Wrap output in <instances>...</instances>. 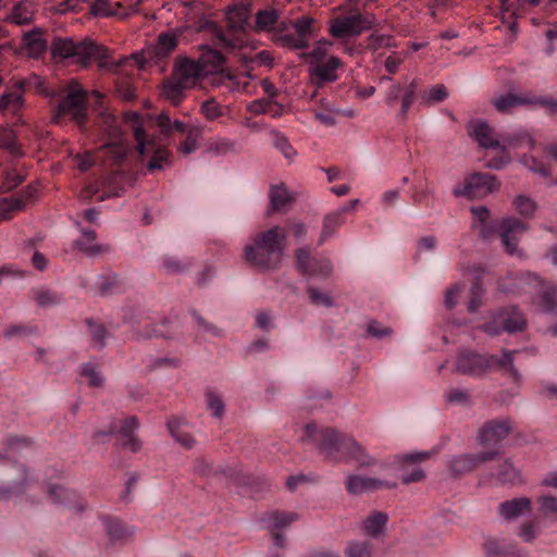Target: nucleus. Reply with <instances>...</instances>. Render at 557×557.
I'll return each mask as SVG.
<instances>
[{"label": "nucleus", "instance_id": "obj_1", "mask_svg": "<svg viewBox=\"0 0 557 557\" xmlns=\"http://www.w3.org/2000/svg\"><path fill=\"white\" fill-rule=\"evenodd\" d=\"M302 441L315 444L320 453L330 460L351 459L360 467L376 465L375 458L370 456L355 438L332 428L319 429L315 423H308L304 428Z\"/></svg>", "mask_w": 557, "mask_h": 557}, {"label": "nucleus", "instance_id": "obj_2", "mask_svg": "<svg viewBox=\"0 0 557 557\" xmlns=\"http://www.w3.org/2000/svg\"><path fill=\"white\" fill-rule=\"evenodd\" d=\"M286 246V231L275 225L255 234L244 247V258L250 265L271 271L280 268Z\"/></svg>", "mask_w": 557, "mask_h": 557}, {"label": "nucleus", "instance_id": "obj_3", "mask_svg": "<svg viewBox=\"0 0 557 557\" xmlns=\"http://www.w3.org/2000/svg\"><path fill=\"white\" fill-rule=\"evenodd\" d=\"M516 354V350L503 349V355L496 356L462 349L457 356L456 371L463 375L481 376L490 370H500L515 383H519L521 374L513 364Z\"/></svg>", "mask_w": 557, "mask_h": 557}, {"label": "nucleus", "instance_id": "obj_4", "mask_svg": "<svg viewBox=\"0 0 557 557\" xmlns=\"http://www.w3.org/2000/svg\"><path fill=\"white\" fill-rule=\"evenodd\" d=\"M89 96H94L98 101L103 98L100 91H87L77 81H71L66 85L64 97L59 101L54 114L51 117L52 123L63 125L69 121L81 132H86L89 128L87 109Z\"/></svg>", "mask_w": 557, "mask_h": 557}, {"label": "nucleus", "instance_id": "obj_5", "mask_svg": "<svg viewBox=\"0 0 557 557\" xmlns=\"http://www.w3.org/2000/svg\"><path fill=\"white\" fill-rule=\"evenodd\" d=\"M473 227L483 239H490L499 231V237L505 249L515 255L518 249L520 236L525 233L527 224L517 218H506L499 226L491 219L490 210L485 206L471 208Z\"/></svg>", "mask_w": 557, "mask_h": 557}, {"label": "nucleus", "instance_id": "obj_6", "mask_svg": "<svg viewBox=\"0 0 557 557\" xmlns=\"http://www.w3.org/2000/svg\"><path fill=\"white\" fill-rule=\"evenodd\" d=\"M52 54L55 58L71 59L73 63L86 66L91 60H99V65L115 71L122 61H108V51L102 46L89 39L74 41L71 38H58L52 44Z\"/></svg>", "mask_w": 557, "mask_h": 557}, {"label": "nucleus", "instance_id": "obj_7", "mask_svg": "<svg viewBox=\"0 0 557 557\" xmlns=\"http://www.w3.org/2000/svg\"><path fill=\"white\" fill-rule=\"evenodd\" d=\"M123 122L125 127L133 132L134 139H148L146 125L158 127L164 136L187 134V139H190L189 126L178 120H171L165 112L158 115L148 114L144 117L138 112L127 111L123 114Z\"/></svg>", "mask_w": 557, "mask_h": 557}, {"label": "nucleus", "instance_id": "obj_8", "mask_svg": "<svg viewBox=\"0 0 557 557\" xmlns=\"http://www.w3.org/2000/svg\"><path fill=\"white\" fill-rule=\"evenodd\" d=\"M342 13L329 22V33L336 39L356 37L372 28L374 16L368 12H361L357 7L346 4L341 7Z\"/></svg>", "mask_w": 557, "mask_h": 557}, {"label": "nucleus", "instance_id": "obj_9", "mask_svg": "<svg viewBox=\"0 0 557 557\" xmlns=\"http://www.w3.org/2000/svg\"><path fill=\"white\" fill-rule=\"evenodd\" d=\"M300 58L308 65L309 75L318 87L335 83L339 78L338 72L344 69L342 59L323 54L319 49L301 52Z\"/></svg>", "mask_w": 557, "mask_h": 557}, {"label": "nucleus", "instance_id": "obj_10", "mask_svg": "<svg viewBox=\"0 0 557 557\" xmlns=\"http://www.w3.org/2000/svg\"><path fill=\"white\" fill-rule=\"evenodd\" d=\"M500 188V182L490 173L474 172L465 177L463 183L455 186L453 195L468 199H482Z\"/></svg>", "mask_w": 557, "mask_h": 557}, {"label": "nucleus", "instance_id": "obj_11", "mask_svg": "<svg viewBox=\"0 0 557 557\" xmlns=\"http://www.w3.org/2000/svg\"><path fill=\"white\" fill-rule=\"evenodd\" d=\"M295 33H287L281 29L276 34V42L292 50H304L309 47V42L315 37V20L308 15H302L290 22Z\"/></svg>", "mask_w": 557, "mask_h": 557}, {"label": "nucleus", "instance_id": "obj_12", "mask_svg": "<svg viewBox=\"0 0 557 557\" xmlns=\"http://www.w3.org/2000/svg\"><path fill=\"white\" fill-rule=\"evenodd\" d=\"M296 270L307 278L327 280L333 273L329 258H315L308 247L295 250Z\"/></svg>", "mask_w": 557, "mask_h": 557}, {"label": "nucleus", "instance_id": "obj_13", "mask_svg": "<svg viewBox=\"0 0 557 557\" xmlns=\"http://www.w3.org/2000/svg\"><path fill=\"white\" fill-rule=\"evenodd\" d=\"M525 326L523 314L516 307H507L498 310L492 320L483 325V331L495 336L502 332L515 333Z\"/></svg>", "mask_w": 557, "mask_h": 557}, {"label": "nucleus", "instance_id": "obj_14", "mask_svg": "<svg viewBox=\"0 0 557 557\" xmlns=\"http://www.w3.org/2000/svg\"><path fill=\"white\" fill-rule=\"evenodd\" d=\"M139 422L136 417H128L121 422V425L117 426L115 423H112L107 432H97L95 434L96 437L100 435H112L117 434V445L137 453L141 448L140 441L134 435L135 431L138 429Z\"/></svg>", "mask_w": 557, "mask_h": 557}, {"label": "nucleus", "instance_id": "obj_15", "mask_svg": "<svg viewBox=\"0 0 557 557\" xmlns=\"http://www.w3.org/2000/svg\"><path fill=\"white\" fill-rule=\"evenodd\" d=\"M137 143L136 151L141 158V161L147 160L146 165L148 171L153 172L171 165L172 154L168 149L157 146V141Z\"/></svg>", "mask_w": 557, "mask_h": 557}, {"label": "nucleus", "instance_id": "obj_16", "mask_svg": "<svg viewBox=\"0 0 557 557\" xmlns=\"http://www.w3.org/2000/svg\"><path fill=\"white\" fill-rule=\"evenodd\" d=\"M511 430L509 420H492L486 422L480 430L478 440L482 446L492 447L498 450L499 444L508 436Z\"/></svg>", "mask_w": 557, "mask_h": 557}, {"label": "nucleus", "instance_id": "obj_17", "mask_svg": "<svg viewBox=\"0 0 557 557\" xmlns=\"http://www.w3.org/2000/svg\"><path fill=\"white\" fill-rule=\"evenodd\" d=\"M497 455V450H488L478 454L454 456L449 461V469L454 474H463L474 470L483 462L493 460Z\"/></svg>", "mask_w": 557, "mask_h": 557}, {"label": "nucleus", "instance_id": "obj_18", "mask_svg": "<svg viewBox=\"0 0 557 557\" xmlns=\"http://www.w3.org/2000/svg\"><path fill=\"white\" fill-rule=\"evenodd\" d=\"M26 82L18 81L15 84V88L10 91H5L0 97V114L3 116H14L18 121L21 120V112L24 108V88Z\"/></svg>", "mask_w": 557, "mask_h": 557}, {"label": "nucleus", "instance_id": "obj_19", "mask_svg": "<svg viewBox=\"0 0 557 557\" xmlns=\"http://www.w3.org/2000/svg\"><path fill=\"white\" fill-rule=\"evenodd\" d=\"M481 150H484L485 166L493 170H502L511 160L507 152V146L502 141H478Z\"/></svg>", "mask_w": 557, "mask_h": 557}, {"label": "nucleus", "instance_id": "obj_20", "mask_svg": "<svg viewBox=\"0 0 557 557\" xmlns=\"http://www.w3.org/2000/svg\"><path fill=\"white\" fill-rule=\"evenodd\" d=\"M395 486V483L392 484L386 481L362 475H349L346 481L347 492L354 495L373 492L384 487L393 488Z\"/></svg>", "mask_w": 557, "mask_h": 557}, {"label": "nucleus", "instance_id": "obj_21", "mask_svg": "<svg viewBox=\"0 0 557 557\" xmlns=\"http://www.w3.org/2000/svg\"><path fill=\"white\" fill-rule=\"evenodd\" d=\"M202 71L201 65L189 59H181L174 67L172 76L183 83V85L191 88Z\"/></svg>", "mask_w": 557, "mask_h": 557}, {"label": "nucleus", "instance_id": "obj_22", "mask_svg": "<svg viewBox=\"0 0 557 557\" xmlns=\"http://www.w3.org/2000/svg\"><path fill=\"white\" fill-rule=\"evenodd\" d=\"M48 495L51 502L59 505H64L69 508H74L78 512L85 509V505L79 500L77 493L69 490L62 485H50Z\"/></svg>", "mask_w": 557, "mask_h": 557}, {"label": "nucleus", "instance_id": "obj_23", "mask_svg": "<svg viewBox=\"0 0 557 557\" xmlns=\"http://www.w3.org/2000/svg\"><path fill=\"white\" fill-rule=\"evenodd\" d=\"M17 471L21 476L18 480L12 482H0V498L7 499L12 496H18L26 492L29 486V479L27 469L24 465L17 466Z\"/></svg>", "mask_w": 557, "mask_h": 557}, {"label": "nucleus", "instance_id": "obj_24", "mask_svg": "<svg viewBox=\"0 0 557 557\" xmlns=\"http://www.w3.org/2000/svg\"><path fill=\"white\" fill-rule=\"evenodd\" d=\"M495 109L500 113H509L513 108L531 104V94H503L493 99Z\"/></svg>", "mask_w": 557, "mask_h": 557}, {"label": "nucleus", "instance_id": "obj_25", "mask_svg": "<svg viewBox=\"0 0 557 557\" xmlns=\"http://www.w3.org/2000/svg\"><path fill=\"white\" fill-rule=\"evenodd\" d=\"M103 524L107 534L113 542L124 543L135 533L134 527L127 525L116 518H104Z\"/></svg>", "mask_w": 557, "mask_h": 557}, {"label": "nucleus", "instance_id": "obj_26", "mask_svg": "<svg viewBox=\"0 0 557 557\" xmlns=\"http://www.w3.org/2000/svg\"><path fill=\"white\" fill-rule=\"evenodd\" d=\"M34 7L29 1L17 2L7 15L5 21L14 25H27L33 22Z\"/></svg>", "mask_w": 557, "mask_h": 557}, {"label": "nucleus", "instance_id": "obj_27", "mask_svg": "<svg viewBox=\"0 0 557 557\" xmlns=\"http://www.w3.org/2000/svg\"><path fill=\"white\" fill-rule=\"evenodd\" d=\"M530 509L531 500L528 497L513 498L499 505V513L507 520L522 516L529 512Z\"/></svg>", "mask_w": 557, "mask_h": 557}, {"label": "nucleus", "instance_id": "obj_28", "mask_svg": "<svg viewBox=\"0 0 557 557\" xmlns=\"http://www.w3.org/2000/svg\"><path fill=\"white\" fill-rule=\"evenodd\" d=\"M467 131L472 139H497L495 127L484 119H471Z\"/></svg>", "mask_w": 557, "mask_h": 557}, {"label": "nucleus", "instance_id": "obj_29", "mask_svg": "<svg viewBox=\"0 0 557 557\" xmlns=\"http://www.w3.org/2000/svg\"><path fill=\"white\" fill-rule=\"evenodd\" d=\"M484 550L487 557H523L524 554L510 544H500L496 539L485 541Z\"/></svg>", "mask_w": 557, "mask_h": 557}, {"label": "nucleus", "instance_id": "obj_30", "mask_svg": "<svg viewBox=\"0 0 557 557\" xmlns=\"http://www.w3.org/2000/svg\"><path fill=\"white\" fill-rule=\"evenodd\" d=\"M297 518L298 516L294 512L272 511L265 513L261 518V522L267 529L274 532L280 529L288 527L290 523L297 520Z\"/></svg>", "mask_w": 557, "mask_h": 557}, {"label": "nucleus", "instance_id": "obj_31", "mask_svg": "<svg viewBox=\"0 0 557 557\" xmlns=\"http://www.w3.org/2000/svg\"><path fill=\"white\" fill-rule=\"evenodd\" d=\"M269 198L272 211H278L295 200L294 195L288 191L283 183L270 187Z\"/></svg>", "mask_w": 557, "mask_h": 557}, {"label": "nucleus", "instance_id": "obj_32", "mask_svg": "<svg viewBox=\"0 0 557 557\" xmlns=\"http://www.w3.org/2000/svg\"><path fill=\"white\" fill-rule=\"evenodd\" d=\"M493 476L500 484H516L521 481L520 470L509 459H505L497 465Z\"/></svg>", "mask_w": 557, "mask_h": 557}, {"label": "nucleus", "instance_id": "obj_33", "mask_svg": "<svg viewBox=\"0 0 557 557\" xmlns=\"http://www.w3.org/2000/svg\"><path fill=\"white\" fill-rule=\"evenodd\" d=\"M388 522V515L382 511H374L369 515L362 523L363 532L371 537L381 535Z\"/></svg>", "mask_w": 557, "mask_h": 557}, {"label": "nucleus", "instance_id": "obj_34", "mask_svg": "<svg viewBox=\"0 0 557 557\" xmlns=\"http://www.w3.org/2000/svg\"><path fill=\"white\" fill-rule=\"evenodd\" d=\"M166 428L171 436L184 448L191 449L195 447L196 440L193 437L191 434L182 430V421L178 418L172 417L171 419H169L166 422Z\"/></svg>", "mask_w": 557, "mask_h": 557}, {"label": "nucleus", "instance_id": "obj_35", "mask_svg": "<svg viewBox=\"0 0 557 557\" xmlns=\"http://www.w3.org/2000/svg\"><path fill=\"white\" fill-rule=\"evenodd\" d=\"M346 222L345 216L339 215L336 211L326 214L323 219L321 234L318 245L322 246L327 239L334 236L336 230Z\"/></svg>", "mask_w": 557, "mask_h": 557}, {"label": "nucleus", "instance_id": "obj_36", "mask_svg": "<svg viewBox=\"0 0 557 557\" xmlns=\"http://www.w3.org/2000/svg\"><path fill=\"white\" fill-rule=\"evenodd\" d=\"M540 306L544 312L557 317V285L541 284Z\"/></svg>", "mask_w": 557, "mask_h": 557}, {"label": "nucleus", "instance_id": "obj_37", "mask_svg": "<svg viewBox=\"0 0 557 557\" xmlns=\"http://www.w3.org/2000/svg\"><path fill=\"white\" fill-rule=\"evenodd\" d=\"M187 89H189L187 86L183 85V83L174 76H171L163 84L162 96L172 103L177 104L183 99L185 90Z\"/></svg>", "mask_w": 557, "mask_h": 557}, {"label": "nucleus", "instance_id": "obj_38", "mask_svg": "<svg viewBox=\"0 0 557 557\" xmlns=\"http://www.w3.org/2000/svg\"><path fill=\"white\" fill-rule=\"evenodd\" d=\"M86 325L88 329L92 347L98 350L103 349L106 346V338L108 335L106 326L102 323L95 321L94 319H87Z\"/></svg>", "mask_w": 557, "mask_h": 557}, {"label": "nucleus", "instance_id": "obj_39", "mask_svg": "<svg viewBox=\"0 0 557 557\" xmlns=\"http://www.w3.org/2000/svg\"><path fill=\"white\" fill-rule=\"evenodd\" d=\"M32 294L34 300L38 304V306L44 308L58 306L62 301V296L50 288H33Z\"/></svg>", "mask_w": 557, "mask_h": 557}, {"label": "nucleus", "instance_id": "obj_40", "mask_svg": "<svg viewBox=\"0 0 557 557\" xmlns=\"http://www.w3.org/2000/svg\"><path fill=\"white\" fill-rule=\"evenodd\" d=\"M129 148L126 141H106L101 148V152L112 159L114 163L124 161L128 154Z\"/></svg>", "mask_w": 557, "mask_h": 557}, {"label": "nucleus", "instance_id": "obj_41", "mask_svg": "<svg viewBox=\"0 0 557 557\" xmlns=\"http://www.w3.org/2000/svg\"><path fill=\"white\" fill-rule=\"evenodd\" d=\"M194 471L201 476L223 474L225 476H232L233 471L223 466L214 468L210 462L203 458H198L194 462Z\"/></svg>", "mask_w": 557, "mask_h": 557}, {"label": "nucleus", "instance_id": "obj_42", "mask_svg": "<svg viewBox=\"0 0 557 557\" xmlns=\"http://www.w3.org/2000/svg\"><path fill=\"white\" fill-rule=\"evenodd\" d=\"M448 89L443 84H437L429 87L421 96V101L424 104L432 106L441 103L448 98Z\"/></svg>", "mask_w": 557, "mask_h": 557}, {"label": "nucleus", "instance_id": "obj_43", "mask_svg": "<svg viewBox=\"0 0 557 557\" xmlns=\"http://www.w3.org/2000/svg\"><path fill=\"white\" fill-rule=\"evenodd\" d=\"M541 0H500L502 12L509 16H517L529 7H535Z\"/></svg>", "mask_w": 557, "mask_h": 557}, {"label": "nucleus", "instance_id": "obj_44", "mask_svg": "<svg viewBox=\"0 0 557 557\" xmlns=\"http://www.w3.org/2000/svg\"><path fill=\"white\" fill-rule=\"evenodd\" d=\"M346 557H375L373 545L368 541L349 542L345 548Z\"/></svg>", "mask_w": 557, "mask_h": 557}, {"label": "nucleus", "instance_id": "obj_45", "mask_svg": "<svg viewBox=\"0 0 557 557\" xmlns=\"http://www.w3.org/2000/svg\"><path fill=\"white\" fill-rule=\"evenodd\" d=\"M25 207V202L21 198L11 197L0 200V221L9 220L13 212L20 211Z\"/></svg>", "mask_w": 557, "mask_h": 557}, {"label": "nucleus", "instance_id": "obj_46", "mask_svg": "<svg viewBox=\"0 0 557 557\" xmlns=\"http://www.w3.org/2000/svg\"><path fill=\"white\" fill-rule=\"evenodd\" d=\"M188 268L189 263L187 261H182L173 256H164L161 259V269L168 275L183 273Z\"/></svg>", "mask_w": 557, "mask_h": 557}, {"label": "nucleus", "instance_id": "obj_47", "mask_svg": "<svg viewBox=\"0 0 557 557\" xmlns=\"http://www.w3.org/2000/svg\"><path fill=\"white\" fill-rule=\"evenodd\" d=\"M368 49L377 51L381 48H393L396 47V41L393 36L386 34L373 33L368 39Z\"/></svg>", "mask_w": 557, "mask_h": 557}, {"label": "nucleus", "instance_id": "obj_48", "mask_svg": "<svg viewBox=\"0 0 557 557\" xmlns=\"http://www.w3.org/2000/svg\"><path fill=\"white\" fill-rule=\"evenodd\" d=\"M143 362L150 371L162 368H177L180 366V360L176 358L153 357L151 355L146 356Z\"/></svg>", "mask_w": 557, "mask_h": 557}, {"label": "nucleus", "instance_id": "obj_49", "mask_svg": "<svg viewBox=\"0 0 557 557\" xmlns=\"http://www.w3.org/2000/svg\"><path fill=\"white\" fill-rule=\"evenodd\" d=\"M206 403L212 417L221 419L224 416L225 405L218 393L208 391L206 393Z\"/></svg>", "mask_w": 557, "mask_h": 557}, {"label": "nucleus", "instance_id": "obj_50", "mask_svg": "<svg viewBox=\"0 0 557 557\" xmlns=\"http://www.w3.org/2000/svg\"><path fill=\"white\" fill-rule=\"evenodd\" d=\"M280 17L275 9L261 10L256 14V25L259 29H271Z\"/></svg>", "mask_w": 557, "mask_h": 557}, {"label": "nucleus", "instance_id": "obj_51", "mask_svg": "<svg viewBox=\"0 0 557 557\" xmlns=\"http://www.w3.org/2000/svg\"><path fill=\"white\" fill-rule=\"evenodd\" d=\"M176 45L175 35L170 33L160 34L156 45V53L159 57H165L175 49Z\"/></svg>", "mask_w": 557, "mask_h": 557}, {"label": "nucleus", "instance_id": "obj_52", "mask_svg": "<svg viewBox=\"0 0 557 557\" xmlns=\"http://www.w3.org/2000/svg\"><path fill=\"white\" fill-rule=\"evenodd\" d=\"M227 20L233 28H243L249 20L247 8L239 5L234 7L227 12Z\"/></svg>", "mask_w": 557, "mask_h": 557}, {"label": "nucleus", "instance_id": "obj_53", "mask_svg": "<svg viewBox=\"0 0 557 557\" xmlns=\"http://www.w3.org/2000/svg\"><path fill=\"white\" fill-rule=\"evenodd\" d=\"M119 283L117 275L114 273L111 274H101L97 277V287L100 296H107L113 294Z\"/></svg>", "mask_w": 557, "mask_h": 557}, {"label": "nucleus", "instance_id": "obj_54", "mask_svg": "<svg viewBox=\"0 0 557 557\" xmlns=\"http://www.w3.org/2000/svg\"><path fill=\"white\" fill-rule=\"evenodd\" d=\"M37 333V327L27 324H13L3 331L7 339L24 338Z\"/></svg>", "mask_w": 557, "mask_h": 557}, {"label": "nucleus", "instance_id": "obj_55", "mask_svg": "<svg viewBox=\"0 0 557 557\" xmlns=\"http://www.w3.org/2000/svg\"><path fill=\"white\" fill-rule=\"evenodd\" d=\"M74 247L87 257H96L110 250L108 245L94 244L84 239H76Z\"/></svg>", "mask_w": 557, "mask_h": 557}, {"label": "nucleus", "instance_id": "obj_56", "mask_svg": "<svg viewBox=\"0 0 557 557\" xmlns=\"http://www.w3.org/2000/svg\"><path fill=\"white\" fill-rule=\"evenodd\" d=\"M81 374L88 380V384L91 387H101L103 385L104 379L102 374L91 362L82 366Z\"/></svg>", "mask_w": 557, "mask_h": 557}, {"label": "nucleus", "instance_id": "obj_57", "mask_svg": "<svg viewBox=\"0 0 557 557\" xmlns=\"http://www.w3.org/2000/svg\"><path fill=\"white\" fill-rule=\"evenodd\" d=\"M306 292L313 305L323 306L325 308H331L334 306V300L332 297L329 294L321 292L317 287L308 285Z\"/></svg>", "mask_w": 557, "mask_h": 557}, {"label": "nucleus", "instance_id": "obj_58", "mask_svg": "<svg viewBox=\"0 0 557 557\" xmlns=\"http://www.w3.org/2000/svg\"><path fill=\"white\" fill-rule=\"evenodd\" d=\"M483 295H484V288H483L482 282L479 278H476L470 288V300L468 304L469 312L474 313L478 311V309L482 305Z\"/></svg>", "mask_w": 557, "mask_h": 557}, {"label": "nucleus", "instance_id": "obj_59", "mask_svg": "<svg viewBox=\"0 0 557 557\" xmlns=\"http://www.w3.org/2000/svg\"><path fill=\"white\" fill-rule=\"evenodd\" d=\"M520 162L531 172H534L543 177L550 176V169L545 163L539 161L536 158L532 156H523Z\"/></svg>", "mask_w": 557, "mask_h": 557}, {"label": "nucleus", "instance_id": "obj_60", "mask_svg": "<svg viewBox=\"0 0 557 557\" xmlns=\"http://www.w3.org/2000/svg\"><path fill=\"white\" fill-rule=\"evenodd\" d=\"M191 317L196 321L200 331L205 333H209L214 337H224V331L214 324L208 322L201 314H199L196 310L190 311Z\"/></svg>", "mask_w": 557, "mask_h": 557}, {"label": "nucleus", "instance_id": "obj_61", "mask_svg": "<svg viewBox=\"0 0 557 557\" xmlns=\"http://www.w3.org/2000/svg\"><path fill=\"white\" fill-rule=\"evenodd\" d=\"M23 42L34 52H41L46 49V42L41 38V34L38 29L28 32L23 37Z\"/></svg>", "mask_w": 557, "mask_h": 557}, {"label": "nucleus", "instance_id": "obj_62", "mask_svg": "<svg viewBox=\"0 0 557 557\" xmlns=\"http://www.w3.org/2000/svg\"><path fill=\"white\" fill-rule=\"evenodd\" d=\"M540 510L546 518H557V498L553 496H540L537 498Z\"/></svg>", "mask_w": 557, "mask_h": 557}, {"label": "nucleus", "instance_id": "obj_63", "mask_svg": "<svg viewBox=\"0 0 557 557\" xmlns=\"http://www.w3.org/2000/svg\"><path fill=\"white\" fill-rule=\"evenodd\" d=\"M0 150L3 152L4 158L10 161L24 156L18 141H0Z\"/></svg>", "mask_w": 557, "mask_h": 557}, {"label": "nucleus", "instance_id": "obj_64", "mask_svg": "<svg viewBox=\"0 0 557 557\" xmlns=\"http://www.w3.org/2000/svg\"><path fill=\"white\" fill-rule=\"evenodd\" d=\"M445 399L453 405H468L470 403V394L467 389L450 388L445 393Z\"/></svg>", "mask_w": 557, "mask_h": 557}]
</instances>
